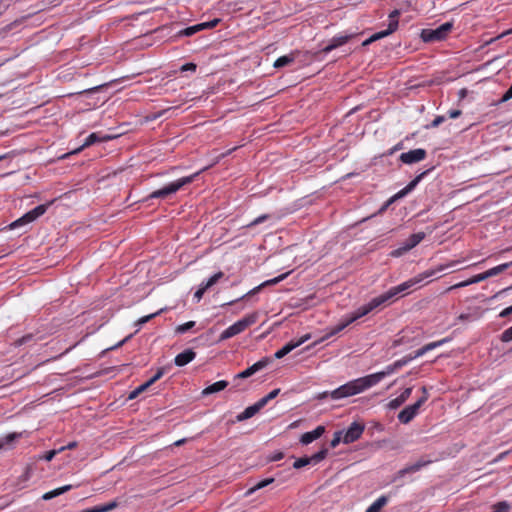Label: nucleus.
I'll return each instance as SVG.
<instances>
[{
  "instance_id": "1",
  "label": "nucleus",
  "mask_w": 512,
  "mask_h": 512,
  "mask_svg": "<svg viewBox=\"0 0 512 512\" xmlns=\"http://www.w3.org/2000/svg\"><path fill=\"white\" fill-rule=\"evenodd\" d=\"M457 263H458V261H452L445 265H443V264L439 265L434 269L426 270L422 273H419L415 277L410 278L407 281L390 288L388 291H386L385 293H383L379 296L381 297V299H383V303L385 304L392 298L398 296L399 294L404 293L407 290L414 287L415 285L421 284L424 280H426L430 277H433L434 275H436V273L442 272L447 268H452V267L456 266Z\"/></svg>"
},
{
  "instance_id": "2",
  "label": "nucleus",
  "mask_w": 512,
  "mask_h": 512,
  "mask_svg": "<svg viewBox=\"0 0 512 512\" xmlns=\"http://www.w3.org/2000/svg\"><path fill=\"white\" fill-rule=\"evenodd\" d=\"M383 299H381L380 296H377L371 301H369L367 304L359 307L355 312H353L351 315L347 316L345 319H343L339 324H337L334 328H332L323 338L321 341H324L331 336H334L338 334L339 332L343 331L347 326L358 320L359 318L367 315L372 310L378 308L379 306L383 305Z\"/></svg>"
},
{
  "instance_id": "3",
  "label": "nucleus",
  "mask_w": 512,
  "mask_h": 512,
  "mask_svg": "<svg viewBox=\"0 0 512 512\" xmlns=\"http://www.w3.org/2000/svg\"><path fill=\"white\" fill-rule=\"evenodd\" d=\"M371 384L367 378V376L360 377L354 380H351L335 390L330 392V397L333 400H339L343 398H347L350 396H354L359 394L369 388H371Z\"/></svg>"
},
{
  "instance_id": "4",
  "label": "nucleus",
  "mask_w": 512,
  "mask_h": 512,
  "mask_svg": "<svg viewBox=\"0 0 512 512\" xmlns=\"http://www.w3.org/2000/svg\"><path fill=\"white\" fill-rule=\"evenodd\" d=\"M198 174H199V172L192 174L190 176L179 178L176 181H173V182L167 184L166 186L162 187L161 189L153 191L145 199H143V201L148 202L151 199H166L170 195L176 193L178 190H180L185 185L193 182V180L195 179V177Z\"/></svg>"
},
{
  "instance_id": "5",
  "label": "nucleus",
  "mask_w": 512,
  "mask_h": 512,
  "mask_svg": "<svg viewBox=\"0 0 512 512\" xmlns=\"http://www.w3.org/2000/svg\"><path fill=\"white\" fill-rule=\"evenodd\" d=\"M51 203L46 204H40L33 208L32 210L25 213L22 217L18 218L17 220L13 221L8 227L9 229L13 230L19 227L26 226L35 220H37L39 217L44 215L49 208Z\"/></svg>"
},
{
  "instance_id": "6",
  "label": "nucleus",
  "mask_w": 512,
  "mask_h": 512,
  "mask_svg": "<svg viewBox=\"0 0 512 512\" xmlns=\"http://www.w3.org/2000/svg\"><path fill=\"white\" fill-rule=\"evenodd\" d=\"M452 27L453 24L451 22H445L435 29H423L421 32V39L427 43L444 40Z\"/></svg>"
},
{
  "instance_id": "7",
  "label": "nucleus",
  "mask_w": 512,
  "mask_h": 512,
  "mask_svg": "<svg viewBox=\"0 0 512 512\" xmlns=\"http://www.w3.org/2000/svg\"><path fill=\"white\" fill-rule=\"evenodd\" d=\"M424 232H417L409 236L408 239H406L399 248L393 250L391 252V256L393 257H400L404 253L410 251L414 247H416L424 238H425Z\"/></svg>"
},
{
  "instance_id": "8",
  "label": "nucleus",
  "mask_w": 512,
  "mask_h": 512,
  "mask_svg": "<svg viewBox=\"0 0 512 512\" xmlns=\"http://www.w3.org/2000/svg\"><path fill=\"white\" fill-rule=\"evenodd\" d=\"M426 402V397H421L412 405L405 407L399 414L398 420L403 424H408L418 414L420 407Z\"/></svg>"
},
{
  "instance_id": "9",
  "label": "nucleus",
  "mask_w": 512,
  "mask_h": 512,
  "mask_svg": "<svg viewBox=\"0 0 512 512\" xmlns=\"http://www.w3.org/2000/svg\"><path fill=\"white\" fill-rule=\"evenodd\" d=\"M365 426L360 422H353L347 428V430L343 431V443L350 444L358 440L363 434Z\"/></svg>"
},
{
  "instance_id": "10",
  "label": "nucleus",
  "mask_w": 512,
  "mask_h": 512,
  "mask_svg": "<svg viewBox=\"0 0 512 512\" xmlns=\"http://www.w3.org/2000/svg\"><path fill=\"white\" fill-rule=\"evenodd\" d=\"M310 338H311V334L307 333V334L303 335L302 337H300L298 340H291L290 342L285 344L281 349L276 351L275 354H274V357L276 359L283 358L284 356L289 354L292 350H294L295 348H297V347L301 346L302 344H304Z\"/></svg>"
},
{
  "instance_id": "11",
  "label": "nucleus",
  "mask_w": 512,
  "mask_h": 512,
  "mask_svg": "<svg viewBox=\"0 0 512 512\" xmlns=\"http://www.w3.org/2000/svg\"><path fill=\"white\" fill-rule=\"evenodd\" d=\"M430 170H426L419 175H417L412 181H410L403 189H401L398 193H396L388 203L384 207L381 208V211L385 210L386 207L393 202L396 199H400L404 196H406L408 193H410L417 185L418 183L423 179V177L429 172Z\"/></svg>"
},
{
  "instance_id": "12",
  "label": "nucleus",
  "mask_w": 512,
  "mask_h": 512,
  "mask_svg": "<svg viewBox=\"0 0 512 512\" xmlns=\"http://www.w3.org/2000/svg\"><path fill=\"white\" fill-rule=\"evenodd\" d=\"M430 170H426L419 175H417L412 181H410L403 189H401L398 193H396L388 203L384 207L381 208V211L385 210L386 207L393 202L396 199H400L404 196H406L408 193H410L417 185L418 183L423 179V177L429 172Z\"/></svg>"
},
{
  "instance_id": "13",
  "label": "nucleus",
  "mask_w": 512,
  "mask_h": 512,
  "mask_svg": "<svg viewBox=\"0 0 512 512\" xmlns=\"http://www.w3.org/2000/svg\"><path fill=\"white\" fill-rule=\"evenodd\" d=\"M271 362V359L268 357H264L254 363L252 366L248 367L244 371L238 373L235 375V379H246L254 375L255 373L261 371L262 369L266 368L269 363Z\"/></svg>"
},
{
  "instance_id": "14",
  "label": "nucleus",
  "mask_w": 512,
  "mask_h": 512,
  "mask_svg": "<svg viewBox=\"0 0 512 512\" xmlns=\"http://www.w3.org/2000/svg\"><path fill=\"white\" fill-rule=\"evenodd\" d=\"M399 15H400L399 10H397V9L393 10L389 14V23H388L387 29L373 34V39L379 40V39L384 38V37L392 34L393 32H395L397 30L398 24H399V22H398Z\"/></svg>"
},
{
  "instance_id": "15",
  "label": "nucleus",
  "mask_w": 512,
  "mask_h": 512,
  "mask_svg": "<svg viewBox=\"0 0 512 512\" xmlns=\"http://www.w3.org/2000/svg\"><path fill=\"white\" fill-rule=\"evenodd\" d=\"M426 155L427 153L425 149L417 148L402 153L399 159L404 164H413L424 160L426 158Z\"/></svg>"
},
{
  "instance_id": "16",
  "label": "nucleus",
  "mask_w": 512,
  "mask_h": 512,
  "mask_svg": "<svg viewBox=\"0 0 512 512\" xmlns=\"http://www.w3.org/2000/svg\"><path fill=\"white\" fill-rule=\"evenodd\" d=\"M432 461L429 459H419L415 463L408 465L404 467L403 469L399 470L397 474L395 475L393 481H396L398 478L404 477L406 474H413L418 471H420L422 468L430 464Z\"/></svg>"
},
{
  "instance_id": "17",
  "label": "nucleus",
  "mask_w": 512,
  "mask_h": 512,
  "mask_svg": "<svg viewBox=\"0 0 512 512\" xmlns=\"http://www.w3.org/2000/svg\"><path fill=\"white\" fill-rule=\"evenodd\" d=\"M396 368L394 367V363L385 367L384 370L367 375V378L371 384V386L377 385L380 381H382L385 377L390 376L394 372H396Z\"/></svg>"
},
{
  "instance_id": "18",
  "label": "nucleus",
  "mask_w": 512,
  "mask_h": 512,
  "mask_svg": "<svg viewBox=\"0 0 512 512\" xmlns=\"http://www.w3.org/2000/svg\"><path fill=\"white\" fill-rule=\"evenodd\" d=\"M350 38H351V35L335 36L331 39L330 43L321 50V52L324 54H328L332 50L346 44Z\"/></svg>"
},
{
  "instance_id": "19",
  "label": "nucleus",
  "mask_w": 512,
  "mask_h": 512,
  "mask_svg": "<svg viewBox=\"0 0 512 512\" xmlns=\"http://www.w3.org/2000/svg\"><path fill=\"white\" fill-rule=\"evenodd\" d=\"M286 276H287V274H282V275H280V276H278V277H275V278H273V279H271V280H268V281L264 282L263 284H261V285H259V286L255 287V288H253L252 290H250L249 292H247L246 294H244V295H243V296H241L240 298H238V299H236V300H234V301H230V302H228V303H227V305H232V304H233L234 302H236V301L242 300V299H244L245 297H248V296H251V295L256 294V293H257V292H258V291H259L263 286H265V285H273V284H277V283H279L280 281L284 280V279L286 278Z\"/></svg>"
},
{
  "instance_id": "20",
  "label": "nucleus",
  "mask_w": 512,
  "mask_h": 512,
  "mask_svg": "<svg viewBox=\"0 0 512 512\" xmlns=\"http://www.w3.org/2000/svg\"><path fill=\"white\" fill-rule=\"evenodd\" d=\"M324 432V426H317L314 430L304 433L300 438V442L304 445H308L316 439L320 438Z\"/></svg>"
},
{
  "instance_id": "21",
  "label": "nucleus",
  "mask_w": 512,
  "mask_h": 512,
  "mask_svg": "<svg viewBox=\"0 0 512 512\" xmlns=\"http://www.w3.org/2000/svg\"><path fill=\"white\" fill-rule=\"evenodd\" d=\"M243 331H244V328H243L240 320H238L237 322H235L234 324L229 326L227 329H225L220 334L219 341H224V340H227L229 338H232V337L242 333Z\"/></svg>"
},
{
  "instance_id": "22",
  "label": "nucleus",
  "mask_w": 512,
  "mask_h": 512,
  "mask_svg": "<svg viewBox=\"0 0 512 512\" xmlns=\"http://www.w3.org/2000/svg\"><path fill=\"white\" fill-rule=\"evenodd\" d=\"M195 357L196 353L192 349H186L175 357L174 363L178 367H183L193 361Z\"/></svg>"
},
{
  "instance_id": "23",
  "label": "nucleus",
  "mask_w": 512,
  "mask_h": 512,
  "mask_svg": "<svg viewBox=\"0 0 512 512\" xmlns=\"http://www.w3.org/2000/svg\"><path fill=\"white\" fill-rule=\"evenodd\" d=\"M412 393V387H408L402 391V393L396 397L395 399H392L388 404L387 407L391 410H395L398 407H400L403 403L407 401V399L410 397Z\"/></svg>"
},
{
  "instance_id": "24",
  "label": "nucleus",
  "mask_w": 512,
  "mask_h": 512,
  "mask_svg": "<svg viewBox=\"0 0 512 512\" xmlns=\"http://www.w3.org/2000/svg\"><path fill=\"white\" fill-rule=\"evenodd\" d=\"M262 407H260L259 403L256 402L251 406H248L242 413L236 416L237 421L242 422L251 417H253L256 413H258Z\"/></svg>"
},
{
  "instance_id": "25",
  "label": "nucleus",
  "mask_w": 512,
  "mask_h": 512,
  "mask_svg": "<svg viewBox=\"0 0 512 512\" xmlns=\"http://www.w3.org/2000/svg\"><path fill=\"white\" fill-rule=\"evenodd\" d=\"M227 386H228V382L227 381H225V380L217 381V382L207 386L202 391V395L203 396H207V395H210V394H214V393L220 392V391L224 390Z\"/></svg>"
},
{
  "instance_id": "26",
  "label": "nucleus",
  "mask_w": 512,
  "mask_h": 512,
  "mask_svg": "<svg viewBox=\"0 0 512 512\" xmlns=\"http://www.w3.org/2000/svg\"><path fill=\"white\" fill-rule=\"evenodd\" d=\"M72 488H73L72 485H65V486L56 488L54 490H51V491L46 492L45 494H43L42 499L43 500H51V499H53V498H55L57 496L62 495L63 493H65L67 491H70Z\"/></svg>"
},
{
  "instance_id": "27",
  "label": "nucleus",
  "mask_w": 512,
  "mask_h": 512,
  "mask_svg": "<svg viewBox=\"0 0 512 512\" xmlns=\"http://www.w3.org/2000/svg\"><path fill=\"white\" fill-rule=\"evenodd\" d=\"M295 58H296V56L294 53H290L288 55L281 56L278 59H276L273 66L278 69L286 67V66L292 64L295 61Z\"/></svg>"
},
{
  "instance_id": "28",
  "label": "nucleus",
  "mask_w": 512,
  "mask_h": 512,
  "mask_svg": "<svg viewBox=\"0 0 512 512\" xmlns=\"http://www.w3.org/2000/svg\"><path fill=\"white\" fill-rule=\"evenodd\" d=\"M388 497L385 495L380 496L375 500L365 512H380V510L387 504Z\"/></svg>"
},
{
  "instance_id": "29",
  "label": "nucleus",
  "mask_w": 512,
  "mask_h": 512,
  "mask_svg": "<svg viewBox=\"0 0 512 512\" xmlns=\"http://www.w3.org/2000/svg\"><path fill=\"white\" fill-rule=\"evenodd\" d=\"M110 139L109 136H100L98 133H91L84 141L81 148L88 147L90 145H93L97 142H103Z\"/></svg>"
},
{
  "instance_id": "30",
  "label": "nucleus",
  "mask_w": 512,
  "mask_h": 512,
  "mask_svg": "<svg viewBox=\"0 0 512 512\" xmlns=\"http://www.w3.org/2000/svg\"><path fill=\"white\" fill-rule=\"evenodd\" d=\"M21 436V433H9L0 438V450L12 445V443Z\"/></svg>"
},
{
  "instance_id": "31",
  "label": "nucleus",
  "mask_w": 512,
  "mask_h": 512,
  "mask_svg": "<svg viewBox=\"0 0 512 512\" xmlns=\"http://www.w3.org/2000/svg\"><path fill=\"white\" fill-rule=\"evenodd\" d=\"M259 314L257 312H253L251 314L246 315L242 319H240V322L244 328H248L249 326L255 324L258 320Z\"/></svg>"
},
{
  "instance_id": "32",
  "label": "nucleus",
  "mask_w": 512,
  "mask_h": 512,
  "mask_svg": "<svg viewBox=\"0 0 512 512\" xmlns=\"http://www.w3.org/2000/svg\"><path fill=\"white\" fill-rule=\"evenodd\" d=\"M279 393L280 389H274L271 392H269L266 396L259 399L257 402L259 403L260 407L264 408L268 404V402L276 398Z\"/></svg>"
},
{
  "instance_id": "33",
  "label": "nucleus",
  "mask_w": 512,
  "mask_h": 512,
  "mask_svg": "<svg viewBox=\"0 0 512 512\" xmlns=\"http://www.w3.org/2000/svg\"><path fill=\"white\" fill-rule=\"evenodd\" d=\"M512 265V262L504 263L486 271L488 278L496 276Z\"/></svg>"
},
{
  "instance_id": "34",
  "label": "nucleus",
  "mask_w": 512,
  "mask_h": 512,
  "mask_svg": "<svg viewBox=\"0 0 512 512\" xmlns=\"http://www.w3.org/2000/svg\"><path fill=\"white\" fill-rule=\"evenodd\" d=\"M223 277H224V273L220 271V272L215 273L213 276H211L207 281H203L202 284L207 289H209Z\"/></svg>"
},
{
  "instance_id": "35",
  "label": "nucleus",
  "mask_w": 512,
  "mask_h": 512,
  "mask_svg": "<svg viewBox=\"0 0 512 512\" xmlns=\"http://www.w3.org/2000/svg\"><path fill=\"white\" fill-rule=\"evenodd\" d=\"M328 450L326 448L321 449L319 452L310 456L311 464H317L321 462L327 456Z\"/></svg>"
},
{
  "instance_id": "36",
  "label": "nucleus",
  "mask_w": 512,
  "mask_h": 512,
  "mask_svg": "<svg viewBox=\"0 0 512 512\" xmlns=\"http://www.w3.org/2000/svg\"><path fill=\"white\" fill-rule=\"evenodd\" d=\"M270 218H271L270 214H262V215L258 216L257 218H255L250 223H248L247 225L243 226V228H252L256 225L264 223L265 221H267Z\"/></svg>"
},
{
  "instance_id": "37",
  "label": "nucleus",
  "mask_w": 512,
  "mask_h": 512,
  "mask_svg": "<svg viewBox=\"0 0 512 512\" xmlns=\"http://www.w3.org/2000/svg\"><path fill=\"white\" fill-rule=\"evenodd\" d=\"M119 504L120 503L115 499V500H112V501H110L108 503L100 504L98 506H99L100 512H109V511H112L115 508H117L119 506Z\"/></svg>"
},
{
  "instance_id": "38",
  "label": "nucleus",
  "mask_w": 512,
  "mask_h": 512,
  "mask_svg": "<svg viewBox=\"0 0 512 512\" xmlns=\"http://www.w3.org/2000/svg\"><path fill=\"white\" fill-rule=\"evenodd\" d=\"M449 340H450L449 338H443V339H441V340H438V341H435V342L428 343V344L424 345L423 347H424V349H425V351H426V353H427V352L432 351L433 349H435V348H437V347H440V346H442L443 344H445V343L449 342Z\"/></svg>"
},
{
  "instance_id": "39",
  "label": "nucleus",
  "mask_w": 512,
  "mask_h": 512,
  "mask_svg": "<svg viewBox=\"0 0 512 512\" xmlns=\"http://www.w3.org/2000/svg\"><path fill=\"white\" fill-rule=\"evenodd\" d=\"M449 340H450L449 338H443V339H441V340H438V341H435V342L428 343V344L424 345L423 347H424V349H425V351H426V353H427V352L432 351L433 349H435V348H437V347H440V346H442L443 344H445V343L449 342Z\"/></svg>"
},
{
  "instance_id": "40",
  "label": "nucleus",
  "mask_w": 512,
  "mask_h": 512,
  "mask_svg": "<svg viewBox=\"0 0 512 512\" xmlns=\"http://www.w3.org/2000/svg\"><path fill=\"white\" fill-rule=\"evenodd\" d=\"M510 504L507 501H501L493 505L492 511L493 512H509L510 511Z\"/></svg>"
},
{
  "instance_id": "41",
  "label": "nucleus",
  "mask_w": 512,
  "mask_h": 512,
  "mask_svg": "<svg viewBox=\"0 0 512 512\" xmlns=\"http://www.w3.org/2000/svg\"><path fill=\"white\" fill-rule=\"evenodd\" d=\"M202 30V25L197 24L190 27L185 28L184 30L180 31V35L184 36H192L193 34L197 33L198 31Z\"/></svg>"
},
{
  "instance_id": "42",
  "label": "nucleus",
  "mask_w": 512,
  "mask_h": 512,
  "mask_svg": "<svg viewBox=\"0 0 512 512\" xmlns=\"http://www.w3.org/2000/svg\"><path fill=\"white\" fill-rule=\"evenodd\" d=\"M401 345H411V339L408 336H406L405 334H403L402 336H400L399 338L395 339L392 342V347H394V348L401 346Z\"/></svg>"
},
{
  "instance_id": "43",
  "label": "nucleus",
  "mask_w": 512,
  "mask_h": 512,
  "mask_svg": "<svg viewBox=\"0 0 512 512\" xmlns=\"http://www.w3.org/2000/svg\"><path fill=\"white\" fill-rule=\"evenodd\" d=\"M195 326V321H188L176 327V333L184 334Z\"/></svg>"
},
{
  "instance_id": "44",
  "label": "nucleus",
  "mask_w": 512,
  "mask_h": 512,
  "mask_svg": "<svg viewBox=\"0 0 512 512\" xmlns=\"http://www.w3.org/2000/svg\"><path fill=\"white\" fill-rule=\"evenodd\" d=\"M150 385L145 382L142 385L138 386L136 389H134L130 394L128 399L132 400L135 399L140 393L144 392L147 388H149Z\"/></svg>"
},
{
  "instance_id": "45",
  "label": "nucleus",
  "mask_w": 512,
  "mask_h": 512,
  "mask_svg": "<svg viewBox=\"0 0 512 512\" xmlns=\"http://www.w3.org/2000/svg\"><path fill=\"white\" fill-rule=\"evenodd\" d=\"M311 464V461H310V458L309 457H301L299 459H297L294 463H293V467L295 469H300V468H303L307 465Z\"/></svg>"
},
{
  "instance_id": "46",
  "label": "nucleus",
  "mask_w": 512,
  "mask_h": 512,
  "mask_svg": "<svg viewBox=\"0 0 512 512\" xmlns=\"http://www.w3.org/2000/svg\"><path fill=\"white\" fill-rule=\"evenodd\" d=\"M500 340L503 343L512 341V326L502 332L500 335Z\"/></svg>"
},
{
  "instance_id": "47",
  "label": "nucleus",
  "mask_w": 512,
  "mask_h": 512,
  "mask_svg": "<svg viewBox=\"0 0 512 512\" xmlns=\"http://www.w3.org/2000/svg\"><path fill=\"white\" fill-rule=\"evenodd\" d=\"M341 441L343 442V431H337L334 433L333 439L330 442V446L335 448Z\"/></svg>"
},
{
  "instance_id": "48",
  "label": "nucleus",
  "mask_w": 512,
  "mask_h": 512,
  "mask_svg": "<svg viewBox=\"0 0 512 512\" xmlns=\"http://www.w3.org/2000/svg\"><path fill=\"white\" fill-rule=\"evenodd\" d=\"M411 360V357H409V355H406L405 357H403L402 359H399L397 361L394 362V367L396 368V370L398 371L399 369H401L402 367H404L405 365H407Z\"/></svg>"
},
{
  "instance_id": "49",
  "label": "nucleus",
  "mask_w": 512,
  "mask_h": 512,
  "mask_svg": "<svg viewBox=\"0 0 512 512\" xmlns=\"http://www.w3.org/2000/svg\"><path fill=\"white\" fill-rule=\"evenodd\" d=\"M165 374V368H159L154 376H152L149 380L146 382L151 386L154 384L157 380H159L163 375Z\"/></svg>"
},
{
  "instance_id": "50",
  "label": "nucleus",
  "mask_w": 512,
  "mask_h": 512,
  "mask_svg": "<svg viewBox=\"0 0 512 512\" xmlns=\"http://www.w3.org/2000/svg\"><path fill=\"white\" fill-rule=\"evenodd\" d=\"M206 290L208 289L201 283L199 289L194 293V299L196 300V302H199L202 299Z\"/></svg>"
},
{
  "instance_id": "51",
  "label": "nucleus",
  "mask_w": 512,
  "mask_h": 512,
  "mask_svg": "<svg viewBox=\"0 0 512 512\" xmlns=\"http://www.w3.org/2000/svg\"><path fill=\"white\" fill-rule=\"evenodd\" d=\"M486 279H488L486 271L483 272V273L477 274V275H475V276L470 278L472 284L479 283V282L484 281Z\"/></svg>"
},
{
  "instance_id": "52",
  "label": "nucleus",
  "mask_w": 512,
  "mask_h": 512,
  "mask_svg": "<svg viewBox=\"0 0 512 512\" xmlns=\"http://www.w3.org/2000/svg\"><path fill=\"white\" fill-rule=\"evenodd\" d=\"M469 285H472L470 278H469L468 280H465V281L459 282V283H457V284H455V285H453V286L449 287V288L447 289V291H451V290H454V289H459V288L467 287V286H469Z\"/></svg>"
},
{
  "instance_id": "53",
  "label": "nucleus",
  "mask_w": 512,
  "mask_h": 512,
  "mask_svg": "<svg viewBox=\"0 0 512 512\" xmlns=\"http://www.w3.org/2000/svg\"><path fill=\"white\" fill-rule=\"evenodd\" d=\"M197 68V65L195 63L189 62L180 67L181 72L191 71L195 72Z\"/></svg>"
},
{
  "instance_id": "54",
  "label": "nucleus",
  "mask_w": 512,
  "mask_h": 512,
  "mask_svg": "<svg viewBox=\"0 0 512 512\" xmlns=\"http://www.w3.org/2000/svg\"><path fill=\"white\" fill-rule=\"evenodd\" d=\"M219 22H220L219 19H213V20L208 21V22L200 23V25H202V30H204V29H211V28H214L215 26H217V24Z\"/></svg>"
},
{
  "instance_id": "55",
  "label": "nucleus",
  "mask_w": 512,
  "mask_h": 512,
  "mask_svg": "<svg viewBox=\"0 0 512 512\" xmlns=\"http://www.w3.org/2000/svg\"><path fill=\"white\" fill-rule=\"evenodd\" d=\"M273 482H274V478H272V477L271 478H266V479H264V480H262V481H260V482H258L256 484V489L260 490V489H262L264 487H267L268 485H270Z\"/></svg>"
},
{
  "instance_id": "56",
  "label": "nucleus",
  "mask_w": 512,
  "mask_h": 512,
  "mask_svg": "<svg viewBox=\"0 0 512 512\" xmlns=\"http://www.w3.org/2000/svg\"><path fill=\"white\" fill-rule=\"evenodd\" d=\"M161 312H162V310H159V311H157L155 313H152L150 315H147V316H144V317L140 318L139 321H138V324H145V323H147L149 320H151L152 318L156 317Z\"/></svg>"
},
{
  "instance_id": "57",
  "label": "nucleus",
  "mask_w": 512,
  "mask_h": 512,
  "mask_svg": "<svg viewBox=\"0 0 512 512\" xmlns=\"http://www.w3.org/2000/svg\"><path fill=\"white\" fill-rule=\"evenodd\" d=\"M58 452V450H50L46 452L43 456H41L40 459H44L45 461H51Z\"/></svg>"
},
{
  "instance_id": "58",
  "label": "nucleus",
  "mask_w": 512,
  "mask_h": 512,
  "mask_svg": "<svg viewBox=\"0 0 512 512\" xmlns=\"http://www.w3.org/2000/svg\"><path fill=\"white\" fill-rule=\"evenodd\" d=\"M426 354V351L424 347H421L420 349L416 350L413 354H409V357H411V360H414L416 358H419Z\"/></svg>"
},
{
  "instance_id": "59",
  "label": "nucleus",
  "mask_w": 512,
  "mask_h": 512,
  "mask_svg": "<svg viewBox=\"0 0 512 512\" xmlns=\"http://www.w3.org/2000/svg\"><path fill=\"white\" fill-rule=\"evenodd\" d=\"M445 121L444 116H437L430 124L431 127L435 128L438 127L441 123Z\"/></svg>"
},
{
  "instance_id": "60",
  "label": "nucleus",
  "mask_w": 512,
  "mask_h": 512,
  "mask_svg": "<svg viewBox=\"0 0 512 512\" xmlns=\"http://www.w3.org/2000/svg\"><path fill=\"white\" fill-rule=\"evenodd\" d=\"M283 457H284V454L282 452H275L273 455H271L269 457V460L272 462H276V461L283 459Z\"/></svg>"
},
{
  "instance_id": "61",
  "label": "nucleus",
  "mask_w": 512,
  "mask_h": 512,
  "mask_svg": "<svg viewBox=\"0 0 512 512\" xmlns=\"http://www.w3.org/2000/svg\"><path fill=\"white\" fill-rule=\"evenodd\" d=\"M461 115V111L457 109L449 110L448 117L451 119H456Z\"/></svg>"
},
{
  "instance_id": "62",
  "label": "nucleus",
  "mask_w": 512,
  "mask_h": 512,
  "mask_svg": "<svg viewBox=\"0 0 512 512\" xmlns=\"http://www.w3.org/2000/svg\"><path fill=\"white\" fill-rule=\"evenodd\" d=\"M510 314H512V306H509V307H507V308L503 309V310L500 312L499 316H500V317H502V318H504V317L509 316Z\"/></svg>"
},
{
  "instance_id": "63",
  "label": "nucleus",
  "mask_w": 512,
  "mask_h": 512,
  "mask_svg": "<svg viewBox=\"0 0 512 512\" xmlns=\"http://www.w3.org/2000/svg\"><path fill=\"white\" fill-rule=\"evenodd\" d=\"M31 338H32V335H26V336H24V337H22L21 339H19V340H18V344H19V345L25 344V343H27Z\"/></svg>"
},
{
  "instance_id": "64",
  "label": "nucleus",
  "mask_w": 512,
  "mask_h": 512,
  "mask_svg": "<svg viewBox=\"0 0 512 512\" xmlns=\"http://www.w3.org/2000/svg\"><path fill=\"white\" fill-rule=\"evenodd\" d=\"M81 512H100V510H99V506H98V505H96V506H94V507H92V508L84 509V510H83V511H81Z\"/></svg>"
}]
</instances>
